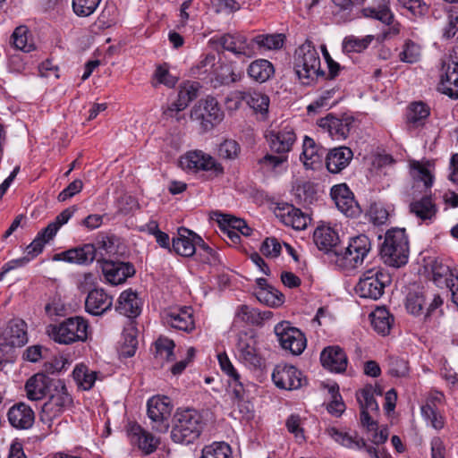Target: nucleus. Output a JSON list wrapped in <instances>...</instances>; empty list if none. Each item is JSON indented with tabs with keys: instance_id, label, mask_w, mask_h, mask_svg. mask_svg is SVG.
I'll return each instance as SVG.
<instances>
[{
	"instance_id": "obj_1",
	"label": "nucleus",
	"mask_w": 458,
	"mask_h": 458,
	"mask_svg": "<svg viewBox=\"0 0 458 458\" xmlns=\"http://www.w3.org/2000/svg\"><path fill=\"white\" fill-rule=\"evenodd\" d=\"M293 68L304 85H310L317 79L326 77L325 72L320 68L319 55L309 40L295 50Z\"/></svg>"
},
{
	"instance_id": "obj_2",
	"label": "nucleus",
	"mask_w": 458,
	"mask_h": 458,
	"mask_svg": "<svg viewBox=\"0 0 458 458\" xmlns=\"http://www.w3.org/2000/svg\"><path fill=\"white\" fill-rule=\"evenodd\" d=\"M203 426L202 417L197 411L187 409L177 411L171 437L174 442L179 444L193 443L200 436Z\"/></svg>"
},
{
	"instance_id": "obj_3",
	"label": "nucleus",
	"mask_w": 458,
	"mask_h": 458,
	"mask_svg": "<svg viewBox=\"0 0 458 458\" xmlns=\"http://www.w3.org/2000/svg\"><path fill=\"white\" fill-rule=\"evenodd\" d=\"M380 252L386 264L394 267L405 265L409 258V242L405 230L401 228L388 230Z\"/></svg>"
},
{
	"instance_id": "obj_4",
	"label": "nucleus",
	"mask_w": 458,
	"mask_h": 458,
	"mask_svg": "<svg viewBox=\"0 0 458 458\" xmlns=\"http://www.w3.org/2000/svg\"><path fill=\"white\" fill-rule=\"evenodd\" d=\"M89 323L82 317H71L59 324L49 325L47 333L51 339L61 344L85 342L88 338Z\"/></svg>"
},
{
	"instance_id": "obj_5",
	"label": "nucleus",
	"mask_w": 458,
	"mask_h": 458,
	"mask_svg": "<svg viewBox=\"0 0 458 458\" xmlns=\"http://www.w3.org/2000/svg\"><path fill=\"white\" fill-rule=\"evenodd\" d=\"M392 283L389 272L380 267H374L362 273L355 287L356 293L364 299L379 300L385 289Z\"/></svg>"
},
{
	"instance_id": "obj_6",
	"label": "nucleus",
	"mask_w": 458,
	"mask_h": 458,
	"mask_svg": "<svg viewBox=\"0 0 458 458\" xmlns=\"http://www.w3.org/2000/svg\"><path fill=\"white\" fill-rule=\"evenodd\" d=\"M371 250V242L365 234L352 237L348 245L335 250V263L343 269L351 270L361 266Z\"/></svg>"
},
{
	"instance_id": "obj_7",
	"label": "nucleus",
	"mask_w": 458,
	"mask_h": 458,
	"mask_svg": "<svg viewBox=\"0 0 458 458\" xmlns=\"http://www.w3.org/2000/svg\"><path fill=\"white\" fill-rule=\"evenodd\" d=\"M47 395L48 400L42 406V420H52L72 405V398L61 379L54 381Z\"/></svg>"
},
{
	"instance_id": "obj_8",
	"label": "nucleus",
	"mask_w": 458,
	"mask_h": 458,
	"mask_svg": "<svg viewBox=\"0 0 458 458\" xmlns=\"http://www.w3.org/2000/svg\"><path fill=\"white\" fill-rule=\"evenodd\" d=\"M190 117L192 121L198 122L204 131H209L223 120L224 113L217 100L213 97H208L192 107Z\"/></svg>"
},
{
	"instance_id": "obj_9",
	"label": "nucleus",
	"mask_w": 458,
	"mask_h": 458,
	"mask_svg": "<svg viewBox=\"0 0 458 458\" xmlns=\"http://www.w3.org/2000/svg\"><path fill=\"white\" fill-rule=\"evenodd\" d=\"M389 4L390 0H375L374 5L362 9L365 17L376 19L387 26L382 34L384 39L398 35L401 30V24L395 21Z\"/></svg>"
},
{
	"instance_id": "obj_10",
	"label": "nucleus",
	"mask_w": 458,
	"mask_h": 458,
	"mask_svg": "<svg viewBox=\"0 0 458 458\" xmlns=\"http://www.w3.org/2000/svg\"><path fill=\"white\" fill-rule=\"evenodd\" d=\"M275 334L284 350L289 351L293 355H300L307 345L304 334L296 327H291L287 321L278 323L275 327Z\"/></svg>"
},
{
	"instance_id": "obj_11",
	"label": "nucleus",
	"mask_w": 458,
	"mask_h": 458,
	"mask_svg": "<svg viewBox=\"0 0 458 458\" xmlns=\"http://www.w3.org/2000/svg\"><path fill=\"white\" fill-rule=\"evenodd\" d=\"M173 406L167 396H154L148 401V416L151 420L152 428L165 432L169 428V419Z\"/></svg>"
},
{
	"instance_id": "obj_12",
	"label": "nucleus",
	"mask_w": 458,
	"mask_h": 458,
	"mask_svg": "<svg viewBox=\"0 0 458 458\" xmlns=\"http://www.w3.org/2000/svg\"><path fill=\"white\" fill-rule=\"evenodd\" d=\"M162 318L165 325L188 334L195 329L191 307L169 309L164 311Z\"/></svg>"
},
{
	"instance_id": "obj_13",
	"label": "nucleus",
	"mask_w": 458,
	"mask_h": 458,
	"mask_svg": "<svg viewBox=\"0 0 458 458\" xmlns=\"http://www.w3.org/2000/svg\"><path fill=\"white\" fill-rule=\"evenodd\" d=\"M181 165L189 170H212L216 174H223L224 168L214 157L200 150L188 152L181 158Z\"/></svg>"
},
{
	"instance_id": "obj_14",
	"label": "nucleus",
	"mask_w": 458,
	"mask_h": 458,
	"mask_svg": "<svg viewBox=\"0 0 458 458\" xmlns=\"http://www.w3.org/2000/svg\"><path fill=\"white\" fill-rule=\"evenodd\" d=\"M101 268L106 280L117 285L124 283L128 277L135 275V267L130 262H124L116 259L101 263Z\"/></svg>"
},
{
	"instance_id": "obj_15",
	"label": "nucleus",
	"mask_w": 458,
	"mask_h": 458,
	"mask_svg": "<svg viewBox=\"0 0 458 458\" xmlns=\"http://www.w3.org/2000/svg\"><path fill=\"white\" fill-rule=\"evenodd\" d=\"M275 385L285 390L300 388L303 384L301 372L292 365H277L272 373Z\"/></svg>"
},
{
	"instance_id": "obj_16",
	"label": "nucleus",
	"mask_w": 458,
	"mask_h": 458,
	"mask_svg": "<svg viewBox=\"0 0 458 458\" xmlns=\"http://www.w3.org/2000/svg\"><path fill=\"white\" fill-rule=\"evenodd\" d=\"M61 259L80 265H88L92 263L94 260H97L98 263L97 247L95 244L88 243L81 247L70 249L54 256V260Z\"/></svg>"
},
{
	"instance_id": "obj_17",
	"label": "nucleus",
	"mask_w": 458,
	"mask_h": 458,
	"mask_svg": "<svg viewBox=\"0 0 458 458\" xmlns=\"http://www.w3.org/2000/svg\"><path fill=\"white\" fill-rule=\"evenodd\" d=\"M127 433L131 442L136 445L144 454H150L157 450L159 444L158 439L141 428L140 425L130 423L127 428Z\"/></svg>"
},
{
	"instance_id": "obj_18",
	"label": "nucleus",
	"mask_w": 458,
	"mask_h": 458,
	"mask_svg": "<svg viewBox=\"0 0 458 458\" xmlns=\"http://www.w3.org/2000/svg\"><path fill=\"white\" fill-rule=\"evenodd\" d=\"M258 341L255 335L240 333L238 335L237 350L240 358L246 363L257 368L261 366V357L257 349Z\"/></svg>"
},
{
	"instance_id": "obj_19",
	"label": "nucleus",
	"mask_w": 458,
	"mask_h": 458,
	"mask_svg": "<svg viewBox=\"0 0 458 458\" xmlns=\"http://www.w3.org/2000/svg\"><path fill=\"white\" fill-rule=\"evenodd\" d=\"M330 194L338 209L346 216H354L359 213L358 204L345 183L333 186Z\"/></svg>"
},
{
	"instance_id": "obj_20",
	"label": "nucleus",
	"mask_w": 458,
	"mask_h": 458,
	"mask_svg": "<svg viewBox=\"0 0 458 458\" xmlns=\"http://www.w3.org/2000/svg\"><path fill=\"white\" fill-rule=\"evenodd\" d=\"M199 88V83L197 81H187L182 84L176 100L168 106L165 114L174 116V113L177 114L184 110L191 101L197 98Z\"/></svg>"
},
{
	"instance_id": "obj_21",
	"label": "nucleus",
	"mask_w": 458,
	"mask_h": 458,
	"mask_svg": "<svg viewBox=\"0 0 458 458\" xmlns=\"http://www.w3.org/2000/svg\"><path fill=\"white\" fill-rule=\"evenodd\" d=\"M354 119L351 115H344L341 118L327 115L319 122V126L327 129L334 140H344L348 137Z\"/></svg>"
},
{
	"instance_id": "obj_22",
	"label": "nucleus",
	"mask_w": 458,
	"mask_h": 458,
	"mask_svg": "<svg viewBox=\"0 0 458 458\" xmlns=\"http://www.w3.org/2000/svg\"><path fill=\"white\" fill-rule=\"evenodd\" d=\"M218 42L225 50L230 51L235 55H244L250 58L255 55L253 44L248 42L246 37L239 33L225 34L218 39Z\"/></svg>"
},
{
	"instance_id": "obj_23",
	"label": "nucleus",
	"mask_w": 458,
	"mask_h": 458,
	"mask_svg": "<svg viewBox=\"0 0 458 458\" xmlns=\"http://www.w3.org/2000/svg\"><path fill=\"white\" fill-rule=\"evenodd\" d=\"M57 379L49 377L46 373H37L30 377L25 384L28 398L32 401L43 399L53 387L54 381Z\"/></svg>"
},
{
	"instance_id": "obj_24",
	"label": "nucleus",
	"mask_w": 458,
	"mask_h": 458,
	"mask_svg": "<svg viewBox=\"0 0 458 458\" xmlns=\"http://www.w3.org/2000/svg\"><path fill=\"white\" fill-rule=\"evenodd\" d=\"M113 306V297L103 289L95 288L89 292L85 300V310L94 316H100L110 310Z\"/></svg>"
},
{
	"instance_id": "obj_25",
	"label": "nucleus",
	"mask_w": 458,
	"mask_h": 458,
	"mask_svg": "<svg viewBox=\"0 0 458 458\" xmlns=\"http://www.w3.org/2000/svg\"><path fill=\"white\" fill-rule=\"evenodd\" d=\"M410 213L422 222H431L437 213V207L431 195L425 194L420 198H413L409 205Z\"/></svg>"
},
{
	"instance_id": "obj_26",
	"label": "nucleus",
	"mask_w": 458,
	"mask_h": 458,
	"mask_svg": "<svg viewBox=\"0 0 458 458\" xmlns=\"http://www.w3.org/2000/svg\"><path fill=\"white\" fill-rule=\"evenodd\" d=\"M7 417L10 424L18 429H28L35 421V413L31 407L21 402L9 409Z\"/></svg>"
},
{
	"instance_id": "obj_27",
	"label": "nucleus",
	"mask_w": 458,
	"mask_h": 458,
	"mask_svg": "<svg viewBox=\"0 0 458 458\" xmlns=\"http://www.w3.org/2000/svg\"><path fill=\"white\" fill-rule=\"evenodd\" d=\"M322 366L335 373H342L347 368V356L339 346H328L320 354Z\"/></svg>"
},
{
	"instance_id": "obj_28",
	"label": "nucleus",
	"mask_w": 458,
	"mask_h": 458,
	"mask_svg": "<svg viewBox=\"0 0 458 458\" xmlns=\"http://www.w3.org/2000/svg\"><path fill=\"white\" fill-rule=\"evenodd\" d=\"M438 90L451 98H458V57L447 64L441 76Z\"/></svg>"
},
{
	"instance_id": "obj_29",
	"label": "nucleus",
	"mask_w": 458,
	"mask_h": 458,
	"mask_svg": "<svg viewBox=\"0 0 458 458\" xmlns=\"http://www.w3.org/2000/svg\"><path fill=\"white\" fill-rule=\"evenodd\" d=\"M313 242L318 250L326 253H333L338 250L337 243L339 242L338 233L330 226H318L313 233Z\"/></svg>"
},
{
	"instance_id": "obj_30",
	"label": "nucleus",
	"mask_w": 458,
	"mask_h": 458,
	"mask_svg": "<svg viewBox=\"0 0 458 458\" xmlns=\"http://www.w3.org/2000/svg\"><path fill=\"white\" fill-rule=\"evenodd\" d=\"M272 150L277 153H285L291 150L295 142L296 136L293 130L290 127L276 131H270L267 134Z\"/></svg>"
},
{
	"instance_id": "obj_31",
	"label": "nucleus",
	"mask_w": 458,
	"mask_h": 458,
	"mask_svg": "<svg viewBox=\"0 0 458 458\" xmlns=\"http://www.w3.org/2000/svg\"><path fill=\"white\" fill-rule=\"evenodd\" d=\"M3 335L9 345L21 347L28 342L27 324L21 318L12 319L7 324Z\"/></svg>"
},
{
	"instance_id": "obj_32",
	"label": "nucleus",
	"mask_w": 458,
	"mask_h": 458,
	"mask_svg": "<svg viewBox=\"0 0 458 458\" xmlns=\"http://www.w3.org/2000/svg\"><path fill=\"white\" fill-rule=\"evenodd\" d=\"M352 157L353 153L350 148H335L331 149L327 156V168L330 173L337 174L349 165Z\"/></svg>"
},
{
	"instance_id": "obj_33",
	"label": "nucleus",
	"mask_w": 458,
	"mask_h": 458,
	"mask_svg": "<svg viewBox=\"0 0 458 458\" xmlns=\"http://www.w3.org/2000/svg\"><path fill=\"white\" fill-rule=\"evenodd\" d=\"M326 433L340 445L349 448L360 450L366 446V442L362 437H360L356 432L351 434L346 431L340 430L335 427H330L326 429Z\"/></svg>"
},
{
	"instance_id": "obj_34",
	"label": "nucleus",
	"mask_w": 458,
	"mask_h": 458,
	"mask_svg": "<svg viewBox=\"0 0 458 458\" xmlns=\"http://www.w3.org/2000/svg\"><path fill=\"white\" fill-rule=\"evenodd\" d=\"M432 279L438 287L454 286L455 276L450 267L441 259H435L430 264Z\"/></svg>"
},
{
	"instance_id": "obj_35",
	"label": "nucleus",
	"mask_w": 458,
	"mask_h": 458,
	"mask_svg": "<svg viewBox=\"0 0 458 458\" xmlns=\"http://www.w3.org/2000/svg\"><path fill=\"white\" fill-rule=\"evenodd\" d=\"M97 247V254L98 263H104L107 260H114L119 259V242L114 236H106L98 241L95 244Z\"/></svg>"
},
{
	"instance_id": "obj_36",
	"label": "nucleus",
	"mask_w": 458,
	"mask_h": 458,
	"mask_svg": "<svg viewBox=\"0 0 458 458\" xmlns=\"http://www.w3.org/2000/svg\"><path fill=\"white\" fill-rule=\"evenodd\" d=\"M115 309L120 314L128 318H136L140 315V307L136 293L131 290L123 292Z\"/></svg>"
},
{
	"instance_id": "obj_37",
	"label": "nucleus",
	"mask_w": 458,
	"mask_h": 458,
	"mask_svg": "<svg viewBox=\"0 0 458 458\" xmlns=\"http://www.w3.org/2000/svg\"><path fill=\"white\" fill-rule=\"evenodd\" d=\"M280 217L285 225L291 226L295 230L305 229L310 221V217L308 216H306L301 209L294 208L293 205H287L283 208Z\"/></svg>"
},
{
	"instance_id": "obj_38",
	"label": "nucleus",
	"mask_w": 458,
	"mask_h": 458,
	"mask_svg": "<svg viewBox=\"0 0 458 458\" xmlns=\"http://www.w3.org/2000/svg\"><path fill=\"white\" fill-rule=\"evenodd\" d=\"M430 114L428 106L421 101L413 102L409 106L407 112V124L410 128H419L425 124Z\"/></svg>"
},
{
	"instance_id": "obj_39",
	"label": "nucleus",
	"mask_w": 458,
	"mask_h": 458,
	"mask_svg": "<svg viewBox=\"0 0 458 458\" xmlns=\"http://www.w3.org/2000/svg\"><path fill=\"white\" fill-rule=\"evenodd\" d=\"M191 234V231L187 228L178 229V236L173 239V249L178 255L191 257L195 253V245Z\"/></svg>"
},
{
	"instance_id": "obj_40",
	"label": "nucleus",
	"mask_w": 458,
	"mask_h": 458,
	"mask_svg": "<svg viewBox=\"0 0 458 458\" xmlns=\"http://www.w3.org/2000/svg\"><path fill=\"white\" fill-rule=\"evenodd\" d=\"M371 325L375 331L382 335L390 333L394 323V317L386 308H377L371 314Z\"/></svg>"
},
{
	"instance_id": "obj_41",
	"label": "nucleus",
	"mask_w": 458,
	"mask_h": 458,
	"mask_svg": "<svg viewBox=\"0 0 458 458\" xmlns=\"http://www.w3.org/2000/svg\"><path fill=\"white\" fill-rule=\"evenodd\" d=\"M274 72L273 64L266 59L255 60L248 67L249 76L260 83L269 80Z\"/></svg>"
},
{
	"instance_id": "obj_42",
	"label": "nucleus",
	"mask_w": 458,
	"mask_h": 458,
	"mask_svg": "<svg viewBox=\"0 0 458 458\" xmlns=\"http://www.w3.org/2000/svg\"><path fill=\"white\" fill-rule=\"evenodd\" d=\"M269 102V98L266 94L255 90H244V103L262 117H266L268 113Z\"/></svg>"
},
{
	"instance_id": "obj_43",
	"label": "nucleus",
	"mask_w": 458,
	"mask_h": 458,
	"mask_svg": "<svg viewBox=\"0 0 458 458\" xmlns=\"http://www.w3.org/2000/svg\"><path fill=\"white\" fill-rule=\"evenodd\" d=\"M72 376L79 387L83 390L92 388L97 379V372L90 370L84 364L77 365L72 371Z\"/></svg>"
},
{
	"instance_id": "obj_44",
	"label": "nucleus",
	"mask_w": 458,
	"mask_h": 458,
	"mask_svg": "<svg viewBox=\"0 0 458 458\" xmlns=\"http://www.w3.org/2000/svg\"><path fill=\"white\" fill-rule=\"evenodd\" d=\"M285 36L284 34H262L256 36L251 43L266 50H277L283 47Z\"/></svg>"
},
{
	"instance_id": "obj_45",
	"label": "nucleus",
	"mask_w": 458,
	"mask_h": 458,
	"mask_svg": "<svg viewBox=\"0 0 458 458\" xmlns=\"http://www.w3.org/2000/svg\"><path fill=\"white\" fill-rule=\"evenodd\" d=\"M200 458H233L232 449L225 442H214L203 447Z\"/></svg>"
},
{
	"instance_id": "obj_46",
	"label": "nucleus",
	"mask_w": 458,
	"mask_h": 458,
	"mask_svg": "<svg viewBox=\"0 0 458 458\" xmlns=\"http://www.w3.org/2000/svg\"><path fill=\"white\" fill-rule=\"evenodd\" d=\"M123 342L120 347V355L125 358L132 357L137 349L138 340L136 330L133 327H130L123 331Z\"/></svg>"
},
{
	"instance_id": "obj_47",
	"label": "nucleus",
	"mask_w": 458,
	"mask_h": 458,
	"mask_svg": "<svg viewBox=\"0 0 458 458\" xmlns=\"http://www.w3.org/2000/svg\"><path fill=\"white\" fill-rule=\"evenodd\" d=\"M420 57V46L411 39H406L402 51L399 53L400 61L408 64H414L419 62Z\"/></svg>"
},
{
	"instance_id": "obj_48",
	"label": "nucleus",
	"mask_w": 458,
	"mask_h": 458,
	"mask_svg": "<svg viewBox=\"0 0 458 458\" xmlns=\"http://www.w3.org/2000/svg\"><path fill=\"white\" fill-rule=\"evenodd\" d=\"M257 299L270 307H278L284 302V294L273 286L266 289H259L256 292Z\"/></svg>"
},
{
	"instance_id": "obj_49",
	"label": "nucleus",
	"mask_w": 458,
	"mask_h": 458,
	"mask_svg": "<svg viewBox=\"0 0 458 458\" xmlns=\"http://www.w3.org/2000/svg\"><path fill=\"white\" fill-rule=\"evenodd\" d=\"M411 175L416 182H423L424 188L428 191L433 184V175L428 168L420 162L411 164Z\"/></svg>"
},
{
	"instance_id": "obj_50",
	"label": "nucleus",
	"mask_w": 458,
	"mask_h": 458,
	"mask_svg": "<svg viewBox=\"0 0 458 458\" xmlns=\"http://www.w3.org/2000/svg\"><path fill=\"white\" fill-rule=\"evenodd\" d=\"M301 157L306 167H312L314 164L320 162V155L318 153L315 141L308 136L305 137L303 141Z\"/></svg>"
},
{
	"instance_id": "obj_51",
	"label": "nucleus",
	"mask_w": 458,
	"mask_h": 458,
	"mask_svg": "<svg viewBox=\"0 0 458 458\" xmlns=\"http://www.w3.org/2000/svg\"><path fill=\"white\" fill-rule=\"evenodd\" d=\"M54 237V235L47 233L46 227L39 231L33 242L27 247L28 255L31 256V258L37 257L42 252L45 245L53 240Z\"/></svg>"
},
{
	"instance_id": "obj_52",
	"label": "nucleus",
	"mask_w": 458,
	"mask_h": 458,
	"mask_svg": "<svg viewBox=\"0 0 458 458\" xmlns=\"http://www.w3.org/2000/svg\"><path fill=\"white\" fill-rule=\"evenodd\" d=\"M426 305V296L422 292H410L406 299V309L407 310L414 315H420L422 313L423 309Z\"/></svg>"
},
{
	"instance_id": "obj_53",
	"label": "nucleus",
	"mask_w": 458,
	"mask_h": 458,
	"mask_svg": "<svg viewBox=\"0 0 458 458\" xmlns=\"http://www.w3.org/2000/svg\"><path fill=\"white\" fill-rule=\"evenodd\" d=\"M28 32L27 27L20 26L15 29L12 35L14 47L26 53L34 49V44L28 42Z\"/></svg>"
},
{
	"instance_id": "obj_54",
	"label": "nucleus",
	"mask_w": 458,
	"mask_h": 458,
	"mask_svg": "<svg viewBox=\"0 0 458 458\" xmlns=\"http://www.w3.org/2000/svg\"><path fill=\"white\" fill-rule=\"evenodd\" d=\"M421 413L436 429H440L444 427V419L437 411V409L435 408L433 400L427 401L426 404L421 407Z\"/></svg>"
},
{
	"instance_id": "obj_55",
	"label": "nucleus",
	"mask_w": 458,
	"mask_h": 458,
	"mask_svg": "<svg viewBox=\"0 0 458 458\" xmlns=\"http://www.w3.org/2000/svg\"><path fill=\"white\" fill-rule=\"evenodd\" d=\"M373 40V36H366L359 38L354 36L346 37L343 42V49L344 52H361L366 49Z\"/></svg>"
},
{
	"instance_id": "obj_56",
	"label": "nucleus",
	"mask_w": 458,
	"mask_h": 458,
	"mask_svg": "<svg viewBox=\"0 0 458 458\" xmlns=\"http://www.w3.org/2000/svg\"><path fill=\"white\" fill-rule=\"evenodd\" d=\"M101 0H72V10L79 17H89L95 13Z\"/></svg>"
},
{
	"instance_id": "obj_57",
	"label": "nucleus",
	"mask_w": 458,
	"mask_h": 458,
	"mask_svg": "<svg viewBox=\"0 0 458 458\" xmlns=\"http://www.w3.org/2000/svg\"><path fill=\"white\" fill-rule=\"evenodd\" d=\"M240 152L241 147L234 140H225L218 147V155L223 159H235L238 157Z\"/></svg>"
},
{
	"instance_id": "obj_58",
	"label": "nucleus",
	"mask_w": 458,
	"mask_h": 458,
	"mask_svg": "<svg viewBox=\"0 0 458 458\" xmlns=\"http://www.w3.org/2000/svg\"><path fill=\"white\" fill-rule=\"evenodd\" d=\"M356 395L360 410L368 411L378 410L377 403L370 388H364L358 392Z\"/></svg>"
},
{
	"instance_id": "obj_59",
	"label": "nucleus",
	"mask_w": 458,
	"mask_h": 458,
	"mask_svg": "<svg viewBox=\"0 0 458 458\" xmlns=\"http://www.w3.org/2000/svg\"><path fill=\"white\" fill-rule=\"evenodd\" d=\"M76 210L75 207L68 208L64 210H63L53 222H51L46 228L47 231V233L49 235H54L57 233L58 230L61 228L62 225H65L69 219L73 215L74 211Z\"/></svg>"
},
{
	"instance_id": "obj_60",
	"label": "nucleus",
	"mask_w": 458,
	"mask_h": 458,
	"mask_svg": "<svg viewBox=\"0 0 458 458\" xmlns=\"http://www.w3.org/2000/svg\"><path fill=\"white\" fill-rule=\"evenodd\" d=\"M315 194L316 191L310 182H304L294 189V195L300 204H310Z\"/></svg>"
},
{
	"instance_id": "obj_61",
	"label": "nucleus",
	"mask_w": 458,
	"mask_h": 458,
	"mask_svg": "<svg viewBox=\"0 0 458 458\" xmlns=\"http://www.w3.org/2000/svg\"><path fill=\"white\" fill-rule=\"evenodd\" d=\"M329 393L331 394L332 400L327 404V409L329 413L335 416H340L345 409V404L342 401V397L338 393V386H331L329 388Z\"/></svg>"
},
{
	"instance_id": "obj_62",
	"label": "nucleus",
	"mask_w": 458,
	"mask_h": 458,
	"mask_svg": "<svg viewBox=\"0 0 458 458\" xmlns=\"http://www.w3.org/2000/svg\"><path fill=\"white\" fill-rule=\"evenodd\" d=\"M399 4L411 12L414 16H424L428 5L423 0H397Z\"/></svg>"
},
{
	"instance_id": "obj_63",
	"label": "nucleus",
	"mask_w": 458,
	"mask_h": 458,
	"mask_svg": "<svg viewBox=\"0 0 458 458\" xmlns=\"http://www.w3.org/2000/svg\"><path fill=\"white\" fill-rule=\"evenodd\" d=\"M236 317L245 323L259 325V310L248 305L239 306L236 311Z\"/></svg>"
},
{
	"instance_id": "obj_64",
	"label": "nucleus",
	"mask_w": 458,
	"mask_h": 458,
	"mask_svg": "<svg viewBox=\"0 0 458 458\" xmlns=\"http://www.w3.org/2000/svg\"><path fill=\"white\" fill-rule=\"evenodd\" d=\"M281 244L275 237L266 238L260 247V251L266 257L276 258L281 253Z\"/></svg>"
}]
</instances>
